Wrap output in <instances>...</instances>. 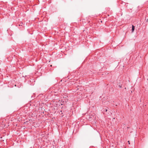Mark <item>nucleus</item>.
<instances>
[{
    "label": "nucleus",
    "mask_w": 148,
    "mask_h": 148,
    "mask_svg": "<svg viewBox=\"0 0 148 148\" xmlns=\"http://www.w3.org/2000/svg\"><path fill=\"white\" fill-rule=\"evenodd\" d=\"M135 27L133 25H132V32H133L134 30Z\"/></svg>",
    "instance_id": "f257e3e1"
},
{
    "label": "nucleus",
    "mask_w": 148,
    "mask_h": 148,
    "mask_svg": "<svg viewBox=\"0 0 148 148\" xmlns=\"http://www.w3.org/2000/svg\"><path fill=\"white\" fill-rule=\"evenodd\" d=\"M128 142L129 143V144H130L129 141H128Z\"/></svg>",
    "instance_id": "20e7f679"
},
{
    "label": "nucleus",
    "mask_w": 148,
    "mask_h": 148,
    "mask_svg": "<svg viewBox=\"0 0 148 148\" xmlns=\"http://www.w3.org/2000/svg\"><path fill=\"white\" fill-rule=\"evenodd\" d=\"M107 109L106 110V111L107 112Z\"/></svg>",
    "instance_id": "7ed1b4c3"
},
{
    "label": "nucleus",
    "mask_w": 148,
    "mask_h": 148,
    "mask_svg": "<svg viewBox=\"0 0 148 148\" xmlns=\"http://www.w3.org/2000/svg\"><path fill=\"white\" fill-rule=\"evenodd\" d=\"M118 86H119V87L121 88L122 87V84H118Z\"/></svg>",
    "instance_id": "f03ea898"
}]
</instances>
